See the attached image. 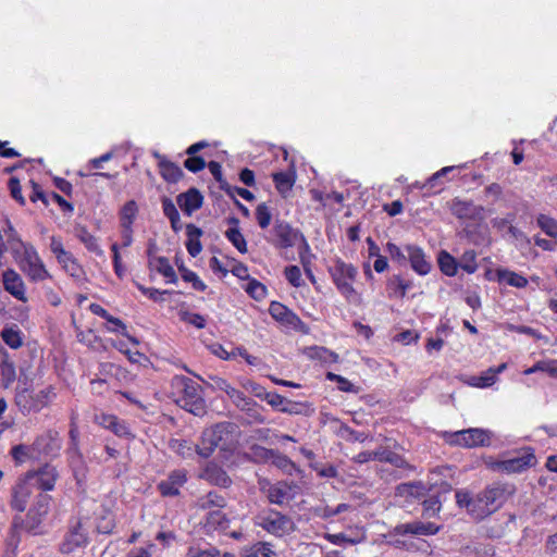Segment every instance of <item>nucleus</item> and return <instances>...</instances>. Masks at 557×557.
Returning <instances> with one entry per match:
<instances>
[{
	"mask_svg": "<svg viewBox=\"0 0 557 557\" xmlns=\"http://www.w3.org/2000/svg\"><path fill=\"white\" fill-rule=\"evenodd\" d=\"M325 377H326V380H329L331 382H335L337 384V388L341 392L358 393V387H356L348 379H346L339 374H336L333 372H327L325 374Z\"/></svg>",
	"mask_w": 557,
	"mask_h": 557,
	"instance_id": "nucleus-57",
	"label": "nucleus"
},
{
	"mask_svg": "<svg viewBox=\"0 0 557 557\" xmlns=\"http://www.w3.org/2000/svg\"><path fill=\"white\" fill-rule=\"evenodd\" d=\"M239 410L246 412L250 423H265L267 419L263 416V407L257 404L252 398L247 397L245 405H240Z\"/></svg>",
	"mask_w": 557,
	"mask_h": 557,
	"instance_id": "nucleus-39",
	"label": "nucleus"
},
{
	"mask_svg": "<svg viewBox=\"0 0 557 557\" xmlns=\"http://www.w3.org/2000/svg\"><path fill=\"white\" fill-rule=\"evenodd\" d=\"M269 313L275 321L284 326L293 330H300L304 326V322L298 314L280 301H271Z\"/></svg>",
	"mask_w": 557,
	"mask_h": 557,
	"instance_id": "nucleus-18",
	"label": "nucleus"
},
{
	"mask_svg": "<svg viewBox=\"0 0 557 557\" xmlns=\"http://www.w3.org/2000/svg\"><path fill=\"white\" fill-rule=\"evenodd\" d=\"M24 476L32 483L35 481V486L40 493L51 492L54 490L55 484L60 478L59 471L55 466L46 462L37 469L28 470Z\"/></svg>",
	"mask_w": 557,
	"mask_h": 557,
	"instance_id": "nucleus-12",
	"label": "nucleus"
},
{
	"mask_svg": "<svg viewBox=\"0 0 557 557\" xmlns=\"http://www.w3.org/2000/svg\"><path fill=\"white\" fill-rule=\"evenodd\" d=\"M206 166H208L210 173L219 183L220 188L224 190L226 194H232V186L223 176L222 165L218 161H210Z\"/></svg>",
	"mask_w": 557,
	"mask_h": 557,
	"instance_id": "nucleus-54",
	"label": "nucleus"
},
{
	"mask_svg": "<svg viewBox=\"0 0 557 557\" xmlns=\"http://www.w3.org/2000/svg\"><path fill=\"white\" fill-rule=\"evenodd\" d=\"M332 282L341 293V295L349 302L359 299V294L354 287V283L358 275V269L352 263H347L341 258L333 261V265L329 268Z\"/></svg>",
	"mask_w": 557,
	"mask_h": 557,
	"instance_id": "nucleus-6",
	"label": "nucleus"
},
{
	"mask_svg": "<svg viewBox=\"0 0 557 557\" xmlns=\"http://www.w3.org/2000/svg\"><path fill=\"white\" fill-rule=\"evenodd\" d=\"M284 276L293 287L299 288L305 285L301 271L298 265H287L284 269Z\"/></svg>",
	"mask_w": 557,
	"mask_h": 557,
	"instance_id": "nucleus-61",
	"label": "nucleus"
},
{
	"mask_svg": "<svg viewBox=\"0 0 557 557\" xmlns=\"http://www.w3.org/2000/svg\"><path fill=\"white\" fill-rule=\"evenodd\" d=\"M255 524L275 537H283L295 531V523L289 516L271 508L261 510L255 517Z\"/></svg>",
	"mask_w": 557,
	"mask_h": 557,
	"instance_id": "nucleus-8",
	"label": "nucleus"
},
{
	"mask_svg": "<svg viewBox=\"0 0 557 557\" xmlns=\"http://www.w3.org/2000/svg\"><path fill=\"white\" fill-rule=\"evenodd\" d=\"M216 384L219 389L224 392L237 408H239L240 405H245V400L248 396L244 392L234 387L223 379H221Z\"/></svg>",
	"mask_w": 557,
	"mask_h": 557,
	"instance_id": "nucleus-44",
	"label": "nucleus"
},
{
	"mask_svg": "<svg viewBox=\"0 0 557 557\" xmlns=\"http://www.w3.org/2000/svg\"><path fill=\"white\" fill-rule=\"evenodd\" d=\"M0 337L5 345L12 349H18L24 344V335L17 325L4 326L0 333Z\"/></svg>",
	"mask_w": 557,
	"mask_h": 557,
	"instance_id": "nucleus-35",
	"label": "nucleus"
},
{
	"mask_svg": "<svg viewBox=\"0 0 557 557\" xmlns=\"http://www.w3.org/2000/svg\"><path fill=\"white\" fill-rule=\"evenodd\" d=\"M57 397L53 385L35 392L33 379L21 375L14 393V404L23 416L38 413L47 408Z\"/></svg>",
	"mask_w": 557,
	"mask_h": 557,
	"instance_id": "nucleus-3",
	"label": "nucleus"
},
{
	"mask_svg": "<svg viewBox=\"0 0 557 557\" xmlns=\"http://www.w3.org/2000/svg\"><path fill=\"white\" fill-rule=\"evenodd\" d=\"M230 523L231 520L223 509L212 510L206 515L205 527L208 531L225 532Z\"/></svg>",
	"mask_w": 557,
	"mask_h": 557,
	"instance_id": "nucleus-29",
	"label": "nucleus"
},
{
	"mask_svg": "<svg viewBox=\"0 0 557 557\" xmlns=\"http://www.w3.org/2000/svg\"><path fill=\"white\" fill-rule=\"evenodd\" d=\"M441 437L449 446L463 448L485 447L491 444V433L479 428H470L455 432L444 431Z\"/></svg>",
	"mask_w": 557,
	"mask_h": 557,
	"instance_id": "nucleus-10",
	"label": "nucleus"
},
{
	"mask_svg": "<svg viewBox=\"0 0 557 557\" xmlns=\"http://www.w3.org/2000/svg\"><path fill=\"white\" fill-rule=\"evenodd\" d=\"M153 157L158 161L159 174L166 183L175 184L184 176L180 165L169 160L164 154L156 151Z\"/></svg>",
	"mask_w": 557,
	"mask_h": 557,
	"instance_id": "nucleus-24",
	"label": "nucleus"
},
{
	"mask_svg": "<svg viewBox=\"0 0 557 557\" xmlns=\"http://www.w3.org/2000/svg\"><path fill=\"white\" fill-rule=\"evenodd\" d=\"M4 234L7 236L8 245L13 257L24 250L28 244L22 240L21 236L10 222H8V227L4 230Z\"/></svg>",
	"mask_w": 557,
	"mask_h": 557,
	"instance_id": "nucleus-46",
	"label": "nucleus"
},
{
	"mask_svg": "<svg viewBox=\"0 0 557 557\" xmlns=\"http://www.w3.org/2000/svg\"><path fill=\"white\" fill-rule=\"evenodd\" d=\"M13 258L29 282L39 283L51 278L49 271L33 244H27L25 249Z\"/></svg>",
	"mask_w": 557,
	"mask_h": 557,
	"instance_id": "nucleus-7",
	"label": "nucleus"
},
{
	"mask_svg": "<svg viewBox=\"0 0 557 557\" xmlns=\"http://www.w3.org/2000/svg\"><path fill=\"white\" fill-rule=\"evenodd\" d=\"M246 293L253 299L260 301L267 297L268 289L265 285L257 281L256 278H251L246 288Z\"/></svg>",
	"mask_w": 557,
	"mask_h": 557,
	"instance_id": "nucleus-58",
	"label": "nucleus"
},
{
	"mask_svg": "<svg viewBox=\"0 0 557 557\" xmlns=\"http://www.w3.org/2000/svg\"><path fill=\"white\" fill-rule=\"evenodd\" d=\"M440 270L447 276H455L458 271L457 260L447 251L442 250L437 258Z\"/></svg>",
	"mask_w": 557,
	"mask_h": 557,
	"instance_id": "nucleus-49",
	"label": "nucleus"
},
{
	"mask_svg": "<svg viewBox=\"0 0 557 557\" xmlns=\"http://www.w3.org/2000/svg\"><path fill=\"white\" fill-rule=\"evenodd\" d=\"M2 283L4 290L15 299L22 302H26L28 300L25 283L22 276L14 269H7L2 272Z\"/></svg>",
	"mask_w": 557,
	"mask_h": 557,
	"instance_id": "nucleus-20",
	"label": "nucleus"
},
{
	"mask_svg": "<svg viewBox=\"0 0 557 557\" xmlns=\"http://www.w3.org/2000/svg\"><path fill=\"white\" fill-rule=\"evenodd\" d=\"M88 542H89L88 535L83 530L82 522L78 521L66 533V535L61 544L60 552L62 554H72L77 548L85 547L88 544Z\"/></svg>",
	"mask_w": 557,
	"mask_h": 557,
	"instance_id": "nucleus-22",
	"label": "nucleus"
},
{
	"mask_svg": "<svg viewBox=\"0 0 557 557\" xmlns=\"http://www.w3.org/2000/svg\"><path fill=\"white\" fill-rule=\"evenodd\" d=\"M187 482L186 470L178 469L172 471L165 480L158 484V490L163 497H173L180 495L181 488Z\"/></svg>",
	"mask_w": 557,
	"mask_h": 557,
	"instance_id": "nucleus-21",
	"label": "nucleus"
},
{
	"mask_svg": "<svg viewBox=\"0 0 557 557\" xmlns=\"http://www.w3.org/2000/svg\"><path fill=\"white\" fill-rule=\"evenodd\" d=\"M182 278L185 282L191 283L193 288L198 292H205L207 285L199 278L198 274L189 269L180 268Z\"/></svg>",
	"mask_w": 557,
	"mask_h": 557,
	"instance_id": "nucleus-63",
	"label": "nucleus"
},
{
	"mask_svg": "<svg viewBox=\"0 0 557 557\" xmlns=\"http://www.w3.org/2000/svg\"><path fill=\"white\" fill-rule=\"evenodd\" d=\"M163 214L170 220L172 230L177 233L182 230L180 213L172 199L163 197L161 200Z\"/></svg>",
	"mask_w": 557,
	"mask_h": 557,
	"instance_id": "nucleus-41",
	"label": "nucleus"
},
{
	"mask_svg": "<svg viewBox=\"0 0 557 557\" xmlns=\"http://www.w3.org/2000/svg\"><path fill=\"white\" fill-rule=\"evenodd\" d=\"M206 160L200 156H188L184 161V166L191 173H198L206 168Z\"/></svg>",
	"mask_w": 557,
	"mask_h": 557,
	"instance_id": "nucleus-64",
	"label": "nucleus"
},
{
	"mask_svg": "<svg viewBox=\"0 0 557 557\" xmlns=\"http://www.w3.org/2000/svg\"><path fill=\"white\" fill-rule=\"evenodd\" d=\"M24 531L23 525H18L15 523V520L12 519L8 536L5 539L4 548L11 549L18 553V546L22 542L21 532Z\"/></svg>",
	"mask_w": 557,
	"mask_h": 557,
	"instance_id": "nucleus-50",
	"label": "nucleus"
},
{
	"mask_svg": "<svg viewBox=\"0 0 557 557\" xmlns=\"http://www.w3.org/2000/svg\"><path fill=\"white\" fill-rule=\"evenodd\" d=\"M228 223L233 224L232 227L227 228L225 232V237L232 243V245L240 252H247V242L240 232L238 224L239 221L237 218L232 216L228 219Z\"/></svg>",
	"mask_w": 557,
	"mask_h": 557,
	"instance_id": "nucleus-31",
	"label": "nucleus"
},
{
	"mask_svg": "<svg viewBox=\"0 0 557 557\" xmlns=\"http://www.w3.org/2000/svg\"><path fill=\"white\" fill-rule=\"evenodd\" d=\"M273 234L275 237L273 244L277 248L287 249L294 247L298 238H301L307 248L309 247L304 235L284 220L275 221L273 226Z\"/></svg>",
	"mask_w": 557,
	"mask_h": 557,
	"instance_id": "nucleus-14",
	"label": "nucleus"
},
{
	"mask_svg": "<svg viewBox=\"0 0 557 557\" xmlns=\"http://www.w3.org/2000/svg\"><path fill=\"white\" fill-rule=\"evenodd\" d=\"M239 437L240 431L237 424L230 421L215 423L201 432L196 444V453L207 459L219 448L222 457L227 459L237 450Z\"/></svg>",
	"mask_w": 557,
	"mask_h": 557,
	"instance_id": "nucleus-2",
	"label": "nucleus"
},
{
	"mask_svg": "<svg viewBox=\"0 0 557 557\" xmlns=\"http://www.w3.org/2000/svg\"><path fill=\"white\" fill-rule=\"evenodd\" d=\"M180 319L190 325H194L196 329H205L207 325V319L200 313L190 312V311H181Z\"/></svg>",
	"mask_w": 557,
	"mask_h": 557,
	"instance_id": "nucleus-62",
	"label": "nucleus"
},
{
	"mask_svg": "<svg viewBox=\"0 0 557 557\" xmlns=\"http://www.w3.org/2000/svg\"><path fill=\"white\" fill-rule=\"evenodd\" d=\"M442 509V502L440 495H432L422 502V516L432 518L440 513Z\"/></svg>",
	"mask_w": 557,
	"mask_h": 557,
	"instance_id": "nucleus-52",
	"label": "nucleus"
},
{
	"mask_svg": "<svg viewBox=\"0 0 557 557\" xmlns=\"http://www.w3.org/2000/svg\"><path fill=\"white\" fill-rule=\"evenodd\" d=\"M200 478L211 485H215L222 488H228L233 483L227 472L213 461L209 462L203 468Z\"/></svg>",
	"mask_w": 557,
	"mask_h": 557,
	"instance_id": "nucleus-26",
	"label": "nucleus"
},
{
	"mask_svg": "<svg viewBox=\"0 0 557 557\" xmlns=\"http://www.w3.org/2000/svg\"><path fill=\"white\" fill-rule=\"evenodd\" d=\"M506 367V363H502L497 368H488L483 374L469 377L467 384L478 388L490 387L496 382L497 374L502 373Z\"/></svg>",
	"mask_w": 557,
	"mask_h": 557,
	"instance_id": "nucleus-28",
	"label": "nucleus"
},
{
	"mask_svg": "<svg viewBox=\"0 0 557 557\" xmlns=\"http://www.w3.org/2000/svg\"><path fill=\"white\" fill-rule=\"evenodd\" d=\"M496 276L499 283L506 282L509 286L516 288H524L529 283L524 275L508 269H498L496 271Z\"/></svg>",
	"mask_w": 557,
	"mask_h": 557,
	"instance_id": "nucleus-36",
	"label": "nucleus"
},
{
	"mask_svg": "<svg viewBox=\"0 0 557 557\" xmlns=\"http://www.w3.org/2000/svg\"><path fill=\"white\" fill-rule=\"evenodd\" d=\"M104 329L110 333H119L122 336L126 337L129 343L137 346L139 345V339L135 336H132L127 332L126 324L119 318L113 317L112 314L109 315L107 319V324L104 325Z\"/></svg>",
	"mask_w": 557,
	"mask_h": 557,
	"instance_id": "nucleus-40",
	"label": "nucleus"
},
{
	"mask_svg": "<svg viewBox=\"0 0 557 557\" xmlns=\"http://www.w3.org/2000/svg\"><path fill=\"white\" fill-rule=\"evenodd\" d=\"M176 202L184 214L190 216L194 212L199 210L203 205V196L199 189L190 187L176 197Z\"/></svg>",
	"mask_w": 557,
	"mask_h": 557,
	"instance_id": "nucleus-23",
	"label": "nucleus"
},
{
	"mask_svg": "<svg viewBox=\"0 0 557 557\" xmlns=\"http://www.w3.org/2000/svg\"><path fill=\"white\" fill-rule=\"evenodd\" d=\"M51 505L52 496L46 493H38L26 515L24 517L15 515L13 519L16 524L24 527V532L32 535L41 534V525L51 510Z\"/></svg>",
	"mask_w": 557,
	"mask_h": 557,
	"instance_id": "nucleus-5",
	"label": "nucleus"
},
{
	"mask_svg": "<svg viewBox=\"0 0 557 557\" xmlns=\"http://www.w3.org/2000/svg\"><path fill=\"white\" fill-rule=\"evenodd\" d=\"M246 557H275L276 554L269 542H257L246 548Z\"/></svg>",
	"mask_w": 557,
	"mask_h": 557,
	"instance_id": "nucleus-51",
	"label": "nucleus"
},
{
	"mask_svg": "<svg viewBox=\"0 0 557 557\" xmlns=\"http://www.w3.org/2000/svg\"><path fill=\"white\" fill-rule=\"evenodd\" d=\"M150 265L156 269V271L162 274L164 277L169 280L171 283H176L177 276L173 267L171 265L169 259L166 257H156L151 260Z\"/></svg>",
	"mask_w": 557,
	"mask_h": 557,
	"instance_id": "nucleus-48",
	"label": "nucleus"
},
{
	"mask_svg": "<svg viewBox=\"0 0 557 557\" xmlns=\"http://www.w3.org/2000/svg\"><path fill=\"white\" fill-rule=\"evenodd\" d=\"M227 505L226 498L216 491H210L198 498L197 506L201 510L210 512L216 509H224Z\"/></svg>",
	"mask_w": 557,
	"mask_h": 557,
	"instance_id": "nucleus-30",
	"label": "nucleus"
},
{
	"mask_svg": "<svg viewBox=\"0 0 557 557\" xmlns=\"http://www.w3.org/2000/svg\"><path fill=\"white\" fill-rule=\"evenodd\" d=\"M32 444L38 460L41 458L54 459L60 456L62 448L60 433L54 429L44 431L35 437Z\"/></svg>",
	"mask_w": 557,
	"mask_h": 557,
	"instance_id": "nucleus-11",
	"label": "nucleus"
},
{
	"mask_svg": "<svg viewBox=\"0 0 557 557\" xmlns=\"http://www.w3.org/2000/svg\"><path fill=\"white\" fill-rule=\"evenodd\" d=\"M406 249L408 251V259L412 270L419 275L429 274L432 265L426 260L423 249L414 245H408Z\"/></svg>",
	"mask_w": 557,
	"mask_h": 557,
	"instance_id": "nucleus-27",
	"label": "nucleus"
},
{
	"mask_svg": "<svg viewBox=\"0 0 557 557\" xmlns=\"http://www.w3.org/2000/svg\"><path fill=\"white\" fill-rule=\"evenodd\" d=\"M186 249L191 257H197L201 250L202 245L200 237L202 236V230L193 223L186 225Z\"/></svg>",
	"mask_w": 557,
	"mask_h": 557,
	"instance_id": "nucleus-32",
	"label": "nucleus"
},
{
	"mask_svg": "<svg viewBox=\"0 0 557 557\" xmlns=\"http://www.w3.org/2000/svg\"><path fill=\"white\" fill-rule=\"evenodd\" d=\"M75 235L78 238V240L84 244L85 248L94 252L98 256H101L103 253L102 249L100 248L98 244V239L95 235H92L86 226H77L75 228Z\"/></svg>",
	"mask_w": 557,
	"mask_h": 557,
	"instance_id": "nucleus-37",
	"label": "nucleus"
},
{
	"mask_svg": "<svg viewBox=\"0 0 557 557\" xmlns=\"http://www.w3.org/2000/svg\"><path fill=\"white\" fill-rule=\"evenodd\" d=\"M33 495L32 483L21 475L11 488L10 508L21 515L27 508V504Z\"/></svg>",
	"mask_w": 557,
	"mask_h": 557,
	"instance_id": "nucleus-16",
	"label": "nucleus"
},
{
	"mask_svg": "<svg viewBox=\"0 0 557 557\" xmlns=\"http://www.w3.org/2000/svg\"><path fill=\"white\" fill-rule=\"evenodd\" d=\"M138 205L135 200L126 201L119 213L121 227L133 226L138 215Z\"/></svg>",
	"mask_w": 557,
	"mask_h": 557,
	"instance_id": "nucleus-43",
	"label": "nucleus"
},
{
	"mask_svg": "<svg viewBox=\"0 0 557 557\" xmlns=\"http://www.w3.org/2000/svg\"><path fill=\"white\" fill-rule=\"evenodd\" d=\"M307 356L312 360H318L323 364H332L338 361V355L325 347L313 346L308 348Z\"/></svg>",
	"mask_w": 557,
	"mask_h": 557,
	"instance_id": "nucleus-42",
	"label": "nucleus"
},
{
	"mask_svg": "<svg viewBox=\"0 0 557 557\" xmlns=\"http://www.w3.org/2000/svg\"><path fill=\"white\" fill-rule=\"evenodd\" d=\"M449 208L451 214L458 220H469L480 223L485 219L484 207L475 205L471 200H460L455 198Z\"/></svg>",
	"mask_w": 557,
	"mask_h": 557,
	"instance_id": "nucleus-17",
	"label": "nucleus"
},
{
	"mask_svg": "<svg viewBox=\"0 0 557 557\" xmlns=\"http://www.w3.org/2000/svg\"><path fill=\"white\" fill-rule=\"evenodd\" d=\"M50 250L69 275L74 278H81L84 274L83 267L71 251L65 250L60 237L52 236L50 238Z\"/></svg>",
	"mask_w": 557,
	"mask_h": 557,
	"instance_id": "nucleus-13",
	"label": "nucleus"
},
{
	"mask_svg": "<svg viewBox=\"0 0 557 557\" xmlns=\"http://www.w3.org/2000/svg\"><path fill=\"white\" fill-rule=\"evenodd\" d=\"M16 381V366L8 350L0 345V383L3 388H10Z\"/></svg>",
	"mask_w": 557,
	"mask_h": 557,
	"instance_id": "nucleus-25",
	"label": "nucleus"
},
{
	"mask_svg": "<svg viewBox=\"0 0 557 557\" xmlns=\"http://www.w3.org/2000/svg\"><path fill=\"white\" fill-rule=\"evenodd\" d=\"M171 394L174 401L186 411L202 416L206 412V401L201 396V387L193 379L185 375H174L171 380Z\"/></svg>",
	"mask_w": 557,
	"mask_h": 557,
	"instance_id": "nucleus-4",
	"label": "nucleus"
},
{
	"mask_svg": "<svg viewBox=\"0 0 557 557\" xmlns=\"http://www.w3.org/2000/svg\"><path fill=\"white\" fill-rule=\"evenodd\" d=\"M374 460L391 463L396 468L412 469V467L407 462V460L401 455L384 447H381L375 450Z\"/></svg>",
	"mask_w": 557,
	"mask_h": 557,
	"instance_id": "nucleus-33",
	"label": "nucleus"
},
{
	"mask_svg": "<svg viewBox=\"0 0 557 557\" xmlns=\"http://www.w3.org/2000/svg\"><path fill=\"white\" fill-rule=\"evenodd\" d=\"M441 525L435 524L434 522H422V521H412L408 523H399L394 527L392 534L394 535H435L440 532Z\"/></svg>",
	"mask_w": 557,
	"mask_h": 557,
	"instance_id": "nucleus-19",
	"label": "nucleus"
},
{
	"mask_svg": "<svg viewBox=\"0 0 557 557\" xmlns=\"http://www.w3.org/2000/svg\"><path fill=\"white\" fill-rule=\"evenodd\" d=\"M256 220L260 228L265 230L271 224L272 212L265 202H261L256 208Z\"/></svg>",
	"mask_w": 557,
	"mask_h": 557,
	"instance_id": "nucleus-60",
	"label": "nucleus"
},
{
	"mask_svg": "<svg viewBox=\"0 0 557 557\" xmlns=\"http://www.w3.org/2000/svg\"><path fill=\"white\" fill-rule=\"evenodd\" d=\"M10 456L12 457L15 466H21L28 460H38V457H37L35 450H33V444H30V445H25V444L14 445L10 449Z\"/></svg>",
	"mask_w": 557,
	"mask_h": 557,
	"instance_id": "nucleus-38",
	"label": "nucleus"
},
{
	"mask_svg": "<svg viewBox=\"0 0 557 557\" xmlns=\"http://www.w3.org/2000/svg\"><path fill=\"white\" fill-rule=\"evenodd\" d=\"M275 450L255 444L250 447V456L255 462H268L274 458Z\"/></svg>",
	"mask_w": 557,
	"mask_h": 557,
	"instance_id": "nucleus-56",
	"label": "nucleus"
},
{
	"mask_svg": "<svg viewBox=\"0 0 557 557\" xmlns=\"http://www.w3.org/2000/svg\"><path fill=\"white\" fill-rule=\"evenodd\" d=\"M69 448L67 454L71 456H78L81 457V449H79V430L74 420L70 423V430H69Z\"/></svg>",
	"mask_w": 557,
	"mask_h": 557,
	"instance_id": "nucleus-55",
	"label": "nucleus"
},
{
	"mask_svg": "<svg viewBox=\"0 0 557 557\" xmlns=\"http://www.w3.org/2000/svg\"><path fill=\"white\" fill-rule=\"evenodd\" d=\"M426 487L423 482L414 481L408 483H400L396 487V494L401 497L421 498L426 495Z\"/></svg>",
	"mask_w": 557,
	"mask_h": 557,
	"instance_id": "nucleus-34",
	"label": "nucleus"
},
{
	"mask_svg": "<svg viewBox=\"0 0 557 557\" xmlns=\"http://www.w3.org/2000/svg\"><path fill=\"white\" fill-rule=\"evenodd\" d=\"M272 180L276 190L285 196L286 193L290 191L295 184L294 173L288 172H276L272 174Z\"/></svg>",
	"mask_w": 557,
	"mask_h": 557,
	"instance_id": "nucleus-47",
	"label": "nucleus"
},
{
	"mask_svg": "<svg viewBox=\"0 0 557 557\" xmlns=\"http://www.w3.org/2000/svg\"><path fill=\"white\" fill-rule=\"evenodd\" d=\"M537 226L549 237H557V220L550 215L541 213L536 218Z\"/></svg>",
	"mask_w": 557,
	"mask_h": 557,
	"instance_id": "nucleus-53",
	"label": "nucleus"
},
{
	"mask_svg": "<svg viewBox=\"0 0 557 557\" xmlns=\"http://www.w3.org/2000/svg\"><path fill=\"white\" fill-rule=\"evenodd\" d=\"M289 487L286 483L277 482L268 490V498L271 504L283 505L288 500Z\"/></svg>",
	"mask_w": 557,
	"mask_h": 557,
	"instance_id": "nucleus-45",
	"label": "nucleus"
},
{
	"mask_svg": "<svg viewBox=\"0 0 557 557\" xmlns=\"http://www.w3.org/2000/svg\"><path fill=\"white\" fill-rule=\"evenodd\" d=\"M515 492L513 484L495 482L474 496L468 491H457L456 503L460 508H465L473 520L482 521L500 509Z\"/></svg>",
	"mask_w": 557,
	"mask_h": 557,
	"instance_id": "nucleus-1",
	"label": "nucleus"
},
{
	"mask_svg": "<svg viewBox=\"0 0 557 557\" xmlns=\"http://www.w3.org/2000/svg\"><path fill=\"white\" fill-rule=\"evenodd\" d=\"M94 421L96 424L109 430L120 438L133 440L135 437L129 424L113 413H97L95 414Z\"/></svg>",
	"mask_w": 557,
	"mask_h": 557,
	"instance_id": "nucleus-15",
	"label": "nucleus"
},
{
	"mask_svg": "<svg viewBox=\"0 0 557 557\" xmlns=\"http://www.w3.org/2000/svg\"><path fill=\"white\" fill-rule=\"evenodd\" d=\"M537 459L532 447H523L518 451V456L505 459L495 460L492 457L485 460L488 469L502 473H521L528 469L535 467Z\"/></svg>",
	"mask_w": 557,
	"mask_h": 557,
	"instance_id": "nucleus-9",
	"label": "nucleus"
},
{
	"mask_svg": "<svg viewBox=\"0 0 557 557\" xmlns=\"http://www.w3.org/2000/svg\"><path fill=\"white\" fill-rule=\"evenodd\" d=\"M459 265L465 272L474 273L478 270L476 252L473 249L466 250L460 257Z\"/></svg>",
	"mask_w": 557,
	"mask_h": 557,
	"instance_id": "nucleus-59",
	"label": "nucleus"
}]
</instances>
